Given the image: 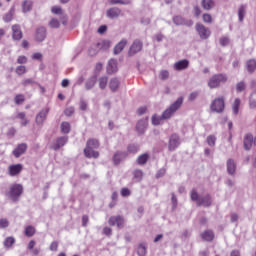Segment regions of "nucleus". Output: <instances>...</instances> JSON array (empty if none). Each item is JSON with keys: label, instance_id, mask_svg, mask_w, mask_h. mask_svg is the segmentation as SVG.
<instances>
[{"label": "nucleus", "instance_id": "nucleus-1", "mask_svg": "<svg viewBox=\"0 0 256 256\" xmlns=\"http://www.w3.org/2000/svg\"><path fill=\"white\" fill-rule=\"evenodd\" d=\"M183 106V97L177 98V100L172 103L161 116L153 115L152 116V125H161L162 121H167L171 119L176 112L179 111V108Z\"/></svg>", "mask_w": 256, "mask_h": 256}, {"label": "nucleus", "instance_id": "nucleus-2", "mask_svg": "<svg viewBox=\"0 0 256 256\" xmlns=\"http://www.w3.org/2000/svg\"><path fill=\"white\" fill-rule=\"evenodd\" d=\"M95 149H99V140L97 139H89L86 142V147L84 148V155L88 159H97L99 157V153L95 151Z\"/></svg>", "mask_w": 256, "mask_h": 256}, {"label": "nucleus", "instance_id": "nucleus-3", "mask_svg": "<svg viewBox=\"0 0 256 256\" xmlns=\"http://www.w3.org/2000/svg\"><path fill=\"white\" fill-rule=\"evenodd\" d=\"M23 185L21 184H12L6 192V197L13 201V203H17L19 199H21V195H23Z\"/></svg>", "mask_w": 256, "mask_h": 256}, {"label": "nucleus", "instance_id": "nucleus-4", "mask_svg": "<svg viewBox=\"0 0 256 256\" xmlns=\"http://www.w3.org/2000/svg\"><path fill=\"white\" fill-rule=\"evenodd\" d=\"M221 83H227V76L224 74H216L208 81V87H210V89H217Z\"/></svg>", "mask_w": 256, "mask_h": 256}, {"label": "nucleus", "instance_id": "nucleus-5", "mask_svg": "<svg viewBox=\"0 0 256 256\" xmlns=\"http://www.w3.org/2000/svg\"><path fill=\"white\" fill-rule=\"evenodd\" d=\"M210 109L213 113H223L225 111V99L223 97L214 99L210 105Z\"/></svg>", "mask_w": 256, "mask_h": 256}, {"label": "nucleus", "instance_id": "nucleus-6", "mask_svg": "<svg viewBox=\"0 0 256 256\" xmlns=\"http://www.w3.org/2000/svg\"><path fill=\"white\" fill-rule=\"evenodd\" d=\"M141 51H143V41L135 39L128 50V57H135Z\"/></svg>", "mask_w": 256, "mask_h": 256}, {"label": "nucleus", "instance_id": "nucleus-7", "mask_svg": "<svg viewBox=\"0 0 256 256\" xmlns=\"http://www.w3.org/2000/svg\"><path fill=\"white\" fill-rule=\"evenodd\" d=\"M195 29L200 37V39H209L211 37V30L208 27H205V25L201 23H197L195 26Z\"/></svg>", "mask_w": 256, "mask_h": 256}, {"label": "nucleus", "instance_id": "nucleus-8", "mask_svg": "<svg viewBox=\"0 0 256 256\" xmlns=\"http://www.w3.org/2000/svg\"><path fill=\"white\" fill-rule=\"evenodd\" d=\"M108 223L112 227H115V225H117L118 229H123L125 225V218H123V216L121 215L111 216L108 220Z\"/></svg>", "mask_w": 256, "mask_h": 256}, {"label": "nucleus", "instance_id": "nucleus-9", "mask_svg": "<svg viewBox=\"0 0 256 256\" xmlns=\"http://www.w3.org/2000/svg\"><path fill=\"white\" fill-rule=\"evenodd\" d=\"M181 145V138H179V135L172 134L169 139L168 149L169 151L173 152L177 147Z\"/></svg>", "mask_w": 256, "mask_h": 256}, {"label": "nucleus", "instance_id": "nucleus-10", "mask_svg": "<svg viewBox=\"0 0 256 256\" xmlns=\"http://www.w3.org/2000/svg\"><path fill=\"white\" fill-rule=\"evenodd\" d=\"M12 39L13 41H21L23 39V31L21 30V25L14 24L11 26Z\"/></svg>", "mask_w": 256, "mask_h": 256}, {"label": "nucleus", "instance_id": "nucleus-11", "mask_svg": "<svg viewBox=\"0 0 256 256\" xmlns=\"http://www.w3.org/2000/svg\"><path fill=\"white\" fill-rule=\"evenodd\" d=\"M67 141H69V137L67 136L58 137L51 145V149H53V151H59L60 147L67 145Z\"/></svg>", "mask_w": 256, "mask_h": 256}, {"label": "nucleus", "instance_id": "nucleus-12", "mask_svg": "<svg viewBox=\"0 0 256 256\" xmlns=\"http://www.w3.org/2000/svg\"><path fill=\"white\" fill-rule=\"evenodd\" d=\"M45 39H47V29L43 26H40L36 29L35 41L42 43V41H45Z\"/></svg>", "mask_w": 256, "mask_h": 256}, {"label": "nucleus", "instance_id": "nucleus-13", "mask_svg": "<svg viewBox=\"0 0 256 256\" xmlns=\"http://www.w3.org/2000/svg\"><path fill=\"white\" fill-rule=\"evenodd\" d=\"M22 171H23L22 164H14V165H10L8 167V173H9L10 177H15V176L19 175V173H21Z\"/></svg>", "mask_w": 256, "mask_h": 256}, {"label": "nucleus", "instance_id": "nucleus-14", "mask_svg": "<svg viewBox=\"0 0 256 256\" xmlns=\"http://www.w3.org/2000/svg\"><path fill=\"white\" fill-rule=\"evenodd\" d=\"M253 143H255V140H253V134H246L243 139V147L245 151H251Z\"/></svg>", "mask_w": 256, "mask_h": 256}, {"label": "nucleus", "instance_id": "nucleus-15", "mask_svg": "<svg viewBox=\"0 0 256 256\" xmlns=\"http://www.w3.org/2000/svg\"><path fill=\"white\" fill-rule=\"evenodd\" d=\"M173 23L176 25H185L186 27H193V20H185V18L181 16H174Z\"/></svg>", "mask_w": 256, "mask_h": 256}, {"label": "nucleus", "instance_id": "nucleus-16", "mask_svg": "<svg viewBox=\"0 0 256 256\" xmlns=\"http://www.w3.org/2000/svg\"><path fill=\"white\" fill-rule=\"evenodd\" d=\"M148 121L147 119H141L136 124V131L139 135H143L147 131Z\"/></svg>", "mask_w": 256, "mask_h": 256}, {"label": "nucleus", "instance_id": "nucleus-17", "mask_svg": "<svg viewBox=\"0 0 256 256\" xmlns=\"http://www.w3.org/2000/svg\"><path fill=\"white\" fill-rule=\"evenodd\" d=\"M27 151V144L26 143H21L19 144L14 150H13V155L16 157V159H19L21 155H24V153Z\"/></svg>", "mask_w": 256, "mask_h": 256}, {"label": "nucleus", "instance_id": "nucleus-18", "mask_svg": "<svg viewBox=\"0 0 256 256\" xmlns=\"http://www.w3.org/2000/svg\"><path fill=\"white\" fill-rule=\"evenodd\" d=\"M47 115H49V109H43L36 115V123L37 125H43L45 119H47Z\"/></svg>", "mask_w": 256, "mask_h": 256}, {"label": "nucleus", "instance_id": "nucleus-19", "mask_svg": "<svg viewBox=\"0 0 256 256\" xmlns=\"http://www.w3.org/2000/svg\"><path fill=\"white\" fill-rule=\"evenodd\" d=\"M51 12L54 13V15H60V19H61L63 25H65V23H67V16L63 13V9H61L60 6H53L51 8Z\"/></svg>", "mask_w": 256, "mask_h": 256}, {"label": "nucleus", "instance_id": "nucleus-20", "mask_svg": "<svg viewBox=\"0 0 256 256\" xmlns=\"http://www.w3.org/2000/svg\"><path fill=\"white\" fill-rule=\"evenodd\" d=\"M226 167L228 175H235V172L237 171V164H235V160L228 159L226 162Z\"/></svg>", "mask_w": 256, "mask_h": 256}, {"label": "nucleus", "instance_id": "nucleus-21", "mask_svg": "<svg viewBox=\"0 0 256 256\" xmlns=\"http://www.w3.org/2000/svg\"><path fill=\"white\" fill-rule=\"evenodd\" d=\"M113 73H117V60L116 59H111L108 62V66H107V74L113 75Z\"/></svg>", "mask_w": 256, "mask_h": 256}, {"label": "nucleus", "instance_id": "nucleus-22", "mask_svg": "<svg viewBox=\"0 0 256 256\" xmlns=\"http://www.w3.org/2000/svg\"><path fill=\"white\" fill-rule=\"evenodd\" d=\"M106 15L107 17H109V19H117V17L121 15V9L117 7L110 8L109 10H107Z\"/></svg>", "mask_w": 256, "mask_h": 256}, {"label": "nucleus", "instance_id": "nucleus-23", "mask_svg": "<svg viewBox=\"0 0 256 256\" xmlns=\"http://www.w3.org/2000/svg\"><path fill=\"white\" fill-rule=\"evenodd\" d=\"M211 203H212V200H211V195H206L204 197H200V201H198V207H211Z\"/></svg>", "mask_w": 256, "mask_h": 256}, {"label": "nucleus", "instance_id": "nucleus-24", "mask_svg": "<svg viewBox=\"0 0 256 256\" xmlns=\"http://www.w3.org/2000/svg\"><path fill=\"white\" fill-rule=\"evenodd\" d=\"M189 67V61L187 59L180 60L174 64L175 71H183Z\"/></svg>", "mask_w": 256, "mask_h": 256}, {"label": "nucleus", "instance_id": "nucleus-25", "mask_svg": "<svg viewBox=\"0 0 256 256\" xmlns=\"http://www.w3.org/2000/svg\"><path fill=\"white\" fill-rule=\"evenodd\" d=\"M96 83H97V76H91L90 78H88L85 82L86 91H91V89L95 87Z\"/></svg>", "mask_w": 256, "mask_h": 256}, {"label": "nucleus", "instance_id": "nucleus-26", "mask_svg": "<svg viewBox=\"0 0 256 256\" xmlns=\"http://www.w3.org/2000/svg\"><path fill=\"white\" fill-rule=\"evenodd\" d=\"M127 46V39H122L115 47H114V55H119L125 47Z\"/></svg>", "mask_w": 256, "mask_h": 256}, {"label": "nucleus", "instance_id": "nucleus-27", "mask_svg": "<svg viewBox=\"0 0 256 256\" xmlns=\"http://www.w3.org/2000/svg\"><path fill=\"white\" fill-rule=\"evenodd\" d=\"M98 51H107L109 47H111V41L109 40H102L96 44Z\"/></svg>", "mask_w": 256, "mask_h": 256}, {"label": "nucleus", "instance_id": "nucleus-28", "mask_svg": "<svg viewBox=\"0 0 256 256\" xmlns=\"http://www.w3.org/2000/svg\"><path fill=\"white\" fill-rule=\"evenodd\" d=\"M127 158V152H116L113 157L115 165H119L123 159Z\"/></svg>", "mask_w": 256, "mask_h": 256}, {"label": "nucleus", "instance_id": "nucleus-29", "mask_svg": "<svg viewBox=\"0 0 256 256\" xmlns=\"http://www.w3.org/2000/svg\"><path fill=\"white\" fill-rule=\"evenodd\" d=\"M201 238L203 241H213V239H215V233L211 230H206L201 233Z\"/></svg>", "mask_w": 256, "mask_h": 256}, {"label": "nucleus", "instance_id": "nucleus-30", "mask_svg": "<svg viewBox=\"0 0 256 256\" xmlns=\"http://www.w3.org/2000/svg\"><path fill=\"white\" fill-rule=\"evenodd\" d=\"M13 15H15L14 7L10 8V10L3 16V22L11 23V21H13Z\"/></svg>", "mask_w": 256, "mask_h": 256}, {"label": "nucleus", "instance_id": "nucleus-31", "mask_svg": "<svg viewBox=\"0 0 256 256\" xmlns=\"http://www.w3.org/2000/svg\"><path fill=\"white\" fill-rule=\"evenodd\" d=\"M201 5L205 11H209L215 7V2L213 0H202Z\"/></svg>", "mask_w": 256, "mask_h": 256}, {"label": "nucleus", "instance_id": "nucleus-32", "mask_svg": "<svg viewBox=\"0 0 256 256\" xmlns=\"http://www.w3.org/2000/svg\"><path fill=\"white\" fill-rule=\"evenodd\" d=\"M120 81L117 78H112L109 82V87L113 93L119 89Z\"/></svg>", "mask_w": 256, "mask_h": 256}, {"label": "nucleus", "instance_id": "nucleus-33", "mask_svg": "<svg viewBox=\"0 0 256 256\" xmlns=\"http://www.w3.org/2000/svg\"><path fill=\"white\" fill-rule=\"evenodd\" d=\"M33 9V2L31 0H25L22 3V11L23 13H29Z\"/></svg>", "mask_w": 256, "mask_h": 256}, {"label": "nucleus", "instance_id": "nucleus-34", "mask_svg": "<svg viewBox=\"0 0 256 256\" xmlns=\"http://www.w3.org/2000/svg\"><path fill=\"white\" fill-rule=\"evenodd\" d=\"M246 68L248 73H253L256 69V60L251 59L246 62Z\"/></svg>", "mask_w": 256, "mask_h": 256}, {"label": "nucleus", "instance_id": "nucleus-35", "mask_svg": "<svg viewBox=\"0 0 256 256\" xmlns=\"http://www.w3.org/2000/svg\"><path fill=\"white\" fill-rule=\"evenodd\" d=\"M147 161H149V155L147 153H144L138 156L136 163L138 165H145Z\"/></svg>", "mask_w": 256, "mask_h": 256}, {"label": "nucleus", "instance_id": "nucleus-36", "mask_svg": "<svg viewBox=\"0 0 256 256\" xmlns=\"http://www.w3.org/2000/svg\"><path fill=\"white\" fill-rule=\"evenodd\" d=\"M133 177L137 181V183H141V181H143V170L141 169L134 170Z\"/></svg>", "mask_w": 256, "mask_h": 256}, {"label": "nucleus", "instance_id": "nucleus-37", "mask_svg": "<svg viewBox=\"0 0 256 256\" xmlns=\"http://www.w3.org/2000/svg\"><path fill=\"white\" fill-rule=\"evenodd\" d=\"M137 255L138 256H145V255H147V245H145V243H141V244L138 245Z\"/></svg>", "mask_w": 256, "mask_h": 256}, {"label": "nucleus", "instance_id": "nucleus-38", "mask_svg": "<svg viewBox=\"0 0 256 256\" xmlns=\"http://www.w3.org/2000/svg\"><path fill=\"white\" fill-rule=\"evenodd\" d=\"M13 245H15V239L13 237L9 236L4 240V247L6 249H11Z\"/></svg>", "mask_w": 256, "mask_h": 256}, {"label": "nucleus", "instance_id": "nucleus-39", "mask_svg": "<svg viewBox=\"0 0 256 256\" xmlns=\"http://www.w3.org/2000/svg\"><path fill=\"white\" fill-rule=\"evenodd\" d=\"M61 131L65 135L69 134L71 132V124H69V122H62L61 123Z\"/></svg>", "mask_w": 256, "mask_h": 256}, {"label": "nucleus", "instance_id": "nucleus-40", "mask_svg": "<svg viewBox=\"0 0 256 256\" xmlns=\"http://www.w3.org/2000/svg\"><path fill=\"white\" fill-rule=\"evenodd\" d=\"M249 107L250 109L256 108V91L252 92L249 98Z\"/></svg>", "mask_w": 256, "mask_h": 256}, {"label": "nucleus", "instance_id": "nucleus-41", "mask_svg": "<svg viewBox=\"0 0 256 256\" xmlns=\"http://www.w3.org/2000/svg\"><path fill=\"white\" fill-rule=\"evenodd\" d=\"M190 199L191 201H195L197 205L199 204L201 197L199 196V193H197V190L193 189L190 192Z\"/></svg>", "mask_w": 256, "mask_h": 256}, {"label": "nucleus", "instance_id": "nucleus-42", "mask_svg": "<svg viewBox=\"0 0 256 256\" xmlns=\"http://www.w3.org/2000/svg\"><path fill=\"white\" fill-rule=\"evenodd\" d=\"M206 143L209 145V147H215V143H217V137H215V135H209L206 138Z\"/></svg>", "mask_w": 256, "mask_h": 256}, {"label": "nucleus", "instance_id": "nucleus-43", "mask_svg": "<svg viewBox=\"0 0 256 256\" xmlns=\"http://www.w3.org/2000/svg\"><path fill=\"white\" fill-rule=\"evenodd\" d=\"M108 81H109V78H107V76L100 77L98 80L99 88L105 89V87H107Z\"/></svg>", "mask_w": 256, "mask_h": 256}, {"label": "nucleus", "instance_id": "nucleus-44", "mask_svg": "<svg viewBox=\"0 0 256 256\" xmlns=\"http://www.w3.org/2000/svg\"><path fill=\"white\" fill-rule=\"evenodd\" d=\"M240 105H241V100L239 98H236L232 105V110H233L234 115H237L239 113Z\"/></svg>", "mask_w": 256, "mask_h": 256}, {"label": "nucleus", "instance_id": "nucleus-45", "mask_svg": "<svg viewBox=\"0 0 256 256\" xmlns=\"http://www.w3.org/2000/svg\"><path fill=\"white\" fill-rule=\"evenodd\" d=\"M245 10H246V7L245 6H240L239 9H238V19L241 22H243V19H245Z\"/></svg>", "mask_w": 256, "mask_h": 256}, {"label": "nucleus", "instance_id": "nucleus-46", "mask_svg": "<svg viewBox=\"0 0 256 256\" xmlns=\"http://www.w3.org/2000/svg\"><path fill=\"white\" fill-rule=\"evenodd\" d=\"M110 5H129L131 3L129 0H108Z\"/></svg>", "mask_w": 256, "mask_h": 256}, {"label": "nucleus", "instance_id": "nucleus-47", "mask_svg": "<svg viewBox=\"0 0 256 256\" xmlns=\"http://www.w3.org/2000/svg\"><path fill=\"white\" fill-rule=\"evenodd\" d=\"M16 105H23L25 103V95L17 94L14 98Z\"/></svg>", "mask_w": 256, "mask_h": 256}, {"label": "nucleus", "instance_id": "nucleus-48", "mask_svg": "<svg viewBox=\"0 0 256 256\" xmlns=\"http://www.w3.org/2000/svg\"><path fill=\"white\" fill-rule=\"evenodd\" d=\"M25 235L26 237H33L35 235V227L33 226L26 227Z\"/></svg>", "mask_w": 256, "mask_h": 256}, {"label": "nucleus", "instance_id": "nucleus-49", "mask_svg": "<svg viewBox=\"0 0 256 256\" xmlns=\"http://www.w3.org/2000/svg\"><path fill=\"white\" fill-rule=\"evenodd\" d=\"M35 80H33V78H26L24 80H22L21 85H23V87H29L30 85H35Z\"/></svg>", "mask_w": 256, "mask_h": 256}, {"label": "nucleus", "instance_id": "nucleus-50", "mask_svg": "<svg viewBox=\"0 0 256 256\" xmlns=\"http://www.w3.org/2000/svg\"><path fill=\"white\" fill-rule=\"evenodd\" d=\"M15 72H16L19 76L25 75V73H27V68H26L25 66H23V65L17 66Z\"/></svg>", "mask_w": 256, "mask_h": 256}, {"label": "nucleus", "instance_id": "nucleus-51", "mask_svg": "<svg viewBox=\"0 0 256 256\" xmlns=\"http://www.w3.org/2000/svg\"><path fill=\"white\" fill-rule=\"evenodd\" d=\"M159 77L162 81H167V79H169V71L167 70H161Z\"/></svg>", "mask_w": 256, "mask_h": 256}, {"label": "nucleus", "instance_id": "nucleus-52", "mask_svg": "<svg viewBox=\"0 0 256 256\" xmlns=\"http://www.w3.org/2000/svg\"><path fill=\"white\" fill-rule=\"evenodd\" d=\"M164 39L165 36L163 35V33H157L153 36V41H156L157 43L163 42Z\"/></svg>", "mask_w": 256, "mask_h": 256}, {"label": "nucleus", "instance_id": "nucleus-53", "mask_svg": "<svg viewBox=\"0 0 256 256\" xmlns=\"http://www.w3.org/2000/svg\"><path fill=\"white\" fill-rule=\"evenodd\" d=\"M139 151V147L135 144H130L128 146V153H132L133 155H135V153H137Z\"/></svg>", "mask_w": 256, "mask_h": 256}, {"label": "nucleus", "instance_id": "nucleus-54", "mask_svg": "<svg viewBox=\"0 0 256 256\" xmlns=\"http://www.w3.org/2000/svg\"><path fill=\"white\" fill-rule=\"evenodd\" d=\"M88 53L91 57H94V55H97L99 53V49L97 48V44L93 45L89 50Z\"/></svg>", "mask_w": 256, "mask_h": 256}, {"label": "nucleus", "instance_id": "nucleus-55", "mask_svg": "<svg viewBox=\"0 0 256 256\" xmlns=\"http://www.w3.org/2000/svg\"><path fill=\"white\" fill-rule=\"evenodd\" d=\"M245 89H246L245 82L242 81V82L237 83L236 90L238 91V93L245 91Z\"/></svg>", "mask_w": 256, "mask_h": 256}, {"label": "nucleus", "instance_id": "nucleus-56", "mask_svg": "<svg viewBox=\"0 0 256 256\" xmlns=\"http://www.w3.org/2000/svg\"><path fill=\"white\" fill-rule=\"evenodd\" d=\"M50 27H52V29H59L60 23L59 20L53 18L50 23H49Z\"/></svg>", "mask_w": 256, "mask_h": 256}, {"label": "nucleus", "instance_id": "nucleus-57", "mask_svg": "<svg viewBox=\"0 0 256 256\" xmlns=\"http://www.w3.org/2000/svg\"><path fill=\"white\" fill-rule=\"evenodd\" d=\"M9 227V220L6 218L0 219V229H7Z\"/></svg>", "mask_w": 256, "mask_h": 256}, {"label": "nucleus", "instance_id": "nucleus-58", "mask_svg": "<svg viewBox=\"0 0 256 256\" xmlns=\"http://www.w3.org/2000/svg\"><path fill=\"white\" fill-rule=\"evenodd\" d=\"M167 173V170L165 168H161L156 173V179H161V177H164V175Z\"/></svg>", "mask_w": 256, "mask_h": 256}, {"label": "nucleus", "instance_id": "nucleus-59", "mask_svg": "<svg viewBox=\"0 0 256 256\" xmlns=\"http://www.w3.org/2000/svg\"><path fill=\"white\" fill-rule=\"evenodd\" d=\"M65 115L67 117H71L75 113V108L74 107H69L64 111Z\"/></svg>", "mask_w": 256, "mask_h": 256}, {"label": "nucleus", "instance_id": "nucleus-60", "mask_svg": "<svg viewBox=\"0 0 256 256\" xmlns=\"http://www.w3.org/2000/svg\"><path fill=\"white\" fill-rule=\"evenodd\" d=\"M129 195H131V190H129L128 188H122L121 189V196L122 197H129Z\"/></svg>", "mask_w": 256, "mask_h": 256}, {"label": "nucleus", "instance_id": "nucleus-61", "mask_svg": "<svg viewBox=\"0 0 256 256\" xmlns=\"http://www.w3.org/2000/svg\"><path fill=\"white\" fill-rule=\"evenodd\" d=\"M17 63L19 65H25V63H27V57L25 56H19L17 59Z\"/></svg>", "mask_w": 256, "mask_h": 256}, {"label": "nucleus", "instance_id": "nucleus-62", "mask_svg": "<svg viewBox=\"0 0 256 256\" xmlns=\"http://www.w3.org/2000/svg\"><path fill=\"white\" fill-rule=\"evenodd\" d=\"M203 21L204 23H211L213 18L210 16V14H203Z\"/></svg>", "mask_w": 256, "mask_h": 256}, {"label": "nucleus", "instance_id": "nucleus-63", "mask_svg": "<svg viewBox=\"0 0 256 256\" xmlns=\"http://www.w3.org/2000/svg\"><path fill=\"white\" fill-rule=\"evenodd\" d=\"M197 97H199V92H192V93H190L188 99H189V101H195V99H197Z\"/></svg>", "mask_w": 256, "mask_h": 256}, {"label": "nucleus", "instance_id": "nucleus-64", "mask_svg": "<svg viewBox=\"0 0 256 256\" xmlns=\"http://www.w3.org/2000/svg\"><path fill=\"white\" fill-rule=\"evenodd\" d=\"M171 195H172L171 201H172L173 209H176L177 208V196H175V193H172Z\"/></svg>", "mask_w": 256, "mask_h": 256}]
</instances>
